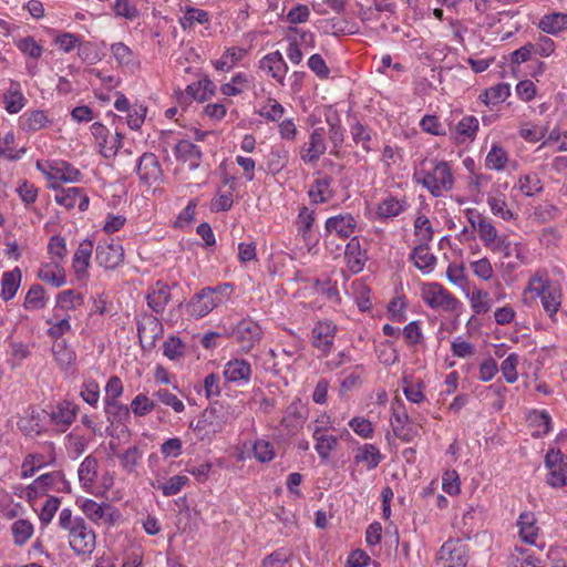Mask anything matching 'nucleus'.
<instances>
[{
    "mask_svg": "<svg viewBox=\"0 0 567 567\" xmlns=\"http://www.w3.org/2000/svg\"><path fill=\"white\" fill-rule=\"evenodd\" d=\"M40 421V413L34 408H29L27 415L17 422V426L25 435H39L42 433Z\"/></svg>",
    "mask_w": 567,
    "mask_h": 567,
    "instance_id": "nucleus-32",
    "label": "nucleus"
},
{
    "mask_svg": "<svg viewBox=\"0 0 567 567\" xmlns=\"http://www.w3.org/2000/svg\"><path fill=\"white\" fill-rule=\"evenodd\" d=\"M76 413V405L69 401H62L52 410L50 417L53 424L61 426V430L65 431L73 423Z\"/></svg>",
    "mask_w": 567,
    "mask_h": 567,
    "instance_id": "nucleus-22",
    "label": "nucleus"
},
{
    "mask_svg": "<svg viewBox=\"0 0 567 567\" xmlns=\"http://www.w3.org/2000/svg\"><path fill=\"white\" fill-rule=\"evenodd\" d=\"M208 21V13L202 9H188L181 20L183 29L188 32H196L195 24H204Z\"/></svg>",
    "mask_w": 567,
    "mask_h": 567,
    "instance_id": "nucleus-49",
    "label": "nucleus"
},
{
    "mask_svg": "<svg viewBox=\"0 0 567 567\" xmlns=\"http://www.w3.org/2000/svg\"><path fill=\"white\" fill-rule=\"evenodd\" d=\"M251 365L245 359H233L224 367V378L229 383L237 385L248 384L251 378Z\"/></svg>",
    "mask_w": 567,
    "mask_h": 567,
    "instance_id": "nucleus-11",
    "label": "nucleus"
},
{
    "mask_svg": "<svg viewBox=\"0 0 567 567\" xmlns=\"http://www.w3.org/2000/svg\"><path fill=\"white\" fill-rule=\"evenodd\" d=\"M38 277L40 280L56 288L63 286L66 281L64 270L60 268L58 261L43 265L39 269Z\"/></svg>",
    "mask_w": 567,
    "mask_h": 567,
    "instance_id": "nucleus-30",
    "label": "nucleus"
},
{
    "mask_svg": "<svg viewBox=\"0 0 567 567\" xmlns=\"http://www.w3.org/2000/svg\"><path fill=\"white\" fill-rule=\"evenodd\" d=\"M174 151L177 159L188 163L190 169L199 167L203 154L197 145L182 140L175 145Z\"/></svg>",
    "mask_w": 567,
    "mask_h": 567,
    "instance_id": "nucleus-21",
    "label": "nucleus"
},
{
    "mask_svg": "<svg viewBox=\"0 0 567 567\" xmlns=\"http://www.w3.org/2000/svg\"><path fill=\"white\" fill-rule=\"evenodd\" d=\"M230 334L243 350L249 351L261 340L262 331L257 322L251 319H243L233 328Z\"/></svg>",
    "mask_w": 567,
    "mask_h": 567,
    "instance_id": "nucleus-4",
    "label": "nucleus"
},
{
    "mask_svg": "<svg viewBox=\"0 0 567 567\" xmlns=\"http://www.w3.org/2000/svg\"><path fill=\"white\" fill-rule=\"evenodd\" d=\"M292 554L284 550H275L266 556L261 563V567H284L290 559Z\"/></svg>",
    "mask_w": 567,
    "mask_h": 567,
    "instance_id": "nucleus-64",
    "label": "nucleus"
},
{
    "mask_svg": "<svg viewBox=\"0 0 567 567\" xmlns=\"http://www.w3.org/2000/svg\"><path fill=\"white\" fill-rule=\"evenodd\" d=\"M60 481H64V474L60 471H55L52 473L42 474L33 482V485L37 488L42 489L56 488L60 484Z\"/></svg>",
    "mask_w": 567,
    "mask_h": 567,
    "instance_id": "nucleus-59",
    "label": "nucleus"
},
{
    "mask_svg": "<svg viewBox=\"0 0 567 567\" xmlns=\"http://www.w3.org/2000/svg\"><path fill=\"white\" fill-rule=\"evenodd\" d=\"M414 228L416 236L420 237V240L422 243H427L432 240L433 237V229L430 219L424 216H417L414 221Z\"/></svg>",
    "mask_w": 567,
    "mask_h": 567,
    "instance_id": "nucleus-62",
    "label": "nucleus"
},
{
    "mask_svg": "<svg viewBox=\"0 0 567 567\" xmlns=\"http://www.w3.org/2000/svg\"><path fill=\"white\" fill-rule=\"evenodd\" d=\"M104 411L107 417V421L112 424L114 423H123L130 417V409L116 401H105L104 402Z\"/></svg>",
    "mask_w": 567,
    "mask_h": 567,
    "instance_id": "nucleus-44",
    "label": "nucleus"
},
{
    "mask_svg": "<svg viewBox=\"0 0 567 567\" xmlns=\"http://www.w3.org/2000/svg\"><path fill=\"white\" fill-rule=\"evenodd\" d=\"M344 258L348 269L352 274H359L363 270L368 260L365 251L361 250L358 237H352L346 246Z\"/></svg>",
    "mask_w": 567,
    "mask_h": 567,
    "instance_id": "nucleus-18",
    "label": "nucleus"
},
{
    "mask_svg": "<svg viewBox=\"0 0 567 567\" xmlns=\"http://www.w3.org/2000/svg\"><path fill=\"white\" fill-rule=\"evenodd\" d=\"M410 417L404 408L393 409V432L396 437L410 442L414 437L412 427L409 426Z\"/></svg>",
    "mask_w": 567,
    "mask_h": 567,
    "instance_id": "nucleus-27",
    "label": "nucleus"
},
{
    "mask_svg": "<svg viewBox=\"0 0 567 567\" xmlns=\"http://www.w3.org/2000/svg\"><path fill=\"white\" fill-rule=\"evenodd\" d=\"M224 422L218 415V410L215 406L205 409L199 415L198 420L194 424L189 423V426L194 429V431L198 432H207L210 430L212 432H216L221 429Z\"/></svg>",
    "mask_w": 567,
    "mask_h": 567,
    "instance_id": "nucleus-25",
    "label": "nucleus"
},
{
    "mask_svg": "<svg viewBox=\"0 0 567 567\" xmlns=\"http://www.w3.org/2000/svg\"><path fill=\"white\" fill-rule=\"evenodd\" d=\"M316 220V215L313 210H309L308 207L303 206L298 214L297 217V229L298 235L301 236V238L305 241H309L311 237V228L313 226V223Z\"/></svg>",
    "mask_w": 567,
    "mask_h": 567,
    "instance_id": "nucleus-39",
    "label": "nucleus"
},
{
    "mask_svg": "<svg viewBox=\"0 0 567 567\" xmlns=\"http://www.w3.org/2000/svg\"><path fill=\"white\" fill-rule=\"evenodd\" d=\"M527 290L535 292L540 298L544 310L549 317L557 312L561 298L560 288L557 282L550 281L537 272L532 277Z\"/></svg>",
    "mask_w": 567,
    "mask_h": 567,
    "instance_id": "nucleus-2",
    "label": "nucleus"
},
{
    "mask_svg": "<svg viewBox=\"0 0 567 567\" xmlns=\"http://www.w3.org/2000/svg\"><path fill=\"white\" fill-rule=\"evenodd\" d=\"M439 564L442 567H466V546L460 539L445 542L439 550Z\"/></svg>",
    "mask_w": 567,
    "mask_h": 567,
    "instance_id": "nucleus-6",
    "label": "nucleus"
},
{
    "mask_svg": "<svg viewBox=\"0 0 567 567\" xmlns=\"http://www.w3.org/2000/svg\"><path fill=\"white\" fill-rule=\"evenodd\" d=\"M79 480L84 485L92 484L97 474V460L92 455L86 456L83 462L80 464L79 471Z\"/></svg>",
    "mask_w": 567,
    "mask_h": 567,
    "instance_id": "nucleus-48",
    "label": "nucleus"
},
{
    "mask_svg": "<svg viewBox=\"0 0 567 567\" xmlns=\"http://www.w3.org/2000/svg\"><path fill=\"white\" fill-rule=\"evenodd\" d=\"M220 303H223V298L214 297L213 288L207 287L196 293L189 301L188 311L192 316L202 318Z\"/></svg>",
    "mask_w": 567,
    "mask_h": 567,
    "instance_id": "nucleus-10",
    "label": "nucleus"
},
{
    "mask_svg": "<svg viewBox=\"0 0 567 567\" xmlns=\"http://www.w3.org/2000/svg\"><path fill=\"white\" fill-rule=\"evenodd\" d=\"M48 251L53 258L58 259V262L63 261L68 255L65 239L59 235L52 236L48 244Z\"/></svg>",
    "mask_w": 567,
    "mask_h": 567,
    "instance_id": "nucleus-60",
    "label": "nucleus"
},
{
    "mask_svg": "<svg viewBox=\"0 0 567 567\" xmlns=\"http://www.w3.org/2000/svg\"><path fill=\"white\" fill-rule=\"evenodd\" d=\"M539 28L546 33H557L567 28V14L551 13L539 21Z\"/></svg>",
    "mask_w": 567,
    "mask_h": 567,
    "instance_id": "nucleus-43",
    "label": "nucleus"
},
{
    "mask_svg": "<svg viewBox=\"0 0 567 567\" xmlns=\"http://www.w3.org/2000/svg\"><path fill=\"white\" fill-rule=\"evenodd\" d=\"M518 188L527 197L543 192V183L536 173H527L518 178Z\"/></svg>",
    "mask_w": 567,
    "mask_h": 567,
    "instance_id": "nucleus-38",
    "label": "nucleus"
},
{
    "mask_svg": "<svg viewBox=\"0 0 567 567\" xmlns=\"http://www.w3.org/2000/svg\"><path fill=\"white\" fill-rule=\"evenodd\" d=\"M545 466L548 470L546 482L551 487L567 485V457L560 450L550 449L545 455Z\"/></svg>",
    "mask_w": 567,
    "mask_h": 567,
    "instance_id": "nucleus-3",
    "label": "nucleus"
},
{
    "mask_svg": "<svg viewBox=\"0 0 567 567\" xmlns=\"http://www.w3.org/2000/svg\"><path fill=\"white\" fill-rule=\"evenodd\" d=\"M52 351L58 364L62 369H68L76 360L75 352L65 343V341H55Z\"/></svg>",
    "mask_w": 567,
    "mask_h": 567,
    "instance_id": "nucleus-41",
    "label": "nucleus"
},
{
    "mask_svg": "<svg viewBox=\"0 0 567 567\" xmlns=\"http://www.w3.org/2000/svg\"><path fill=\"white\" fill-rule=\"evenodd\" d=\"M478 126L480 122L475 116L466 115L456 124L455 130L458 137L465 142L466 140L473 141L475 138Z\"/></svg>",
    "mask_w": 567,
    "mask_h": 567,
    "instance_id": "nucleus-45",
    "label": "nucleus"
},
{
    "mask_svg": "<svg viewBox=\"0 0 567 567\" xmlns=\"http://www.w3.org/2000/svg\"><path fill=\"white\" fill-rule=\"evenodd\" d=\"M83 522L84 518L81 516H73L70 508H63L59 514V526L63 530H66L68 534Z\"/></svg>",
    "mask_w": 567,
    "mask_h": 567,
    "instance_id": "nucleus-63",
    "label": "nucleus"
},
{
    "mask_svg": "<svg viewBox=\"0 0 567 567\" xmlns=\"http://www.w3.org/2000/svg\"><path fill=\"white\" fill-rule=\"evenodd\" d=\"M136 172L140 179L147 184L157 182L162 176L161 165L153 153H144L140 157Z\"/></svg>",
    "mask_w": 567,
    "mask_h": 567,
    "instance_id": "nucleus-16",
    "label": "nucleus"
},
{
    "mask_svg": "<svg viewBox=\"0 0 567 567\" xmlns=\"http://www.w3.org/2000/svg\"><path fill=\"white\" fill-rule=\"evenodd\" d=\"M52 187L56 192L54 198L59 205L71 209L78 204L81 212L89 207V197L83 194L81 188L74 186L60 187L58 183L52 184Z\"/></svg>",
    "mask_w": 567,
    "mask_h": 567,
    "instance_id": "nucleus-9",
    "label": "nucleus"
},
{
    "mask_svg": "<svg viewBox=\"0 0 567 567\" xmlns=\"http://www.w3.org/2000/svg\"><path fill=\"white\" fill-rule=\"evenodd\" d=\"M327 150L324 133L322 128H316L309 137V142L305 143L300 148V158L305 163H316Z\"/></svg>",
    "mask_w": 567,
    "mask_h": 567,
    "instance_id": "nucleus-13",
    "label": "nucleus"
},
{
    "mask_svg": "<svg viewBox=\"0 0 567 567\" xmlns=\"http://www.w3.org/2000/svg\"><path fill=\"white\" fill-rule=\"evenodd\" d=\"M405 207L406 202L404 199L389 196L379 204L377 214L382 219H389L399 216Z\"/></svg>",
    "mask_w": 567,
    "mask_h": 567,
    "instance_id": "nucleus-35",
    "label": "nucleus"
},
{
    "mask_svg": "<svg viewBox=\"0 0 567 567\" xmlns=\"http://www.w3.org/2000/svg\"><path fill=\"white\" fill-rule=\"evenodd\" d=\"M254 456L259 462H270L275 457L274 445L266 440H257L252 446Z\"/></svg>",
    "mask_w": 567,
    "mask_h": 567,
    "instance_id": "nucleus-56",
    "label": "nucleus"
},
{
    "mask_svg": "<svg viewBox=\"0 0 567 567\" xmlns=\"http://www.w3.org/2000/svg\"><path fill=\"white\" fill-rule=\"evenodd\" d=\"M44 288L35 284L31 286L24 298L23 307L28 310H40L45 307Z\"/></svg>",
    "mask_w": 567,
    "mask_h": 567,
    "instance_id": "nucleus-47",
    "label": "nucleus"
},
{
    "mask_svg": "<svg viewBox=\"0 0 567 567\" xmlns=\"http://www.w3.org/2000/svg\"><path fill=\"white\" fill-rule=\"evenodd\" d=\"M337 327L332 321H319L312 329V346L328 353L336 337Z\"/></svg>",
    "mask_w": 567,
    "mask_h": 567,
    "instance_id": "nucleus-14",
    "label": "nucleus"
},
{
    "mask_svg": "<svg viewBox=\"0 0 567 567\" xmlns=\"http://www.w3.org/2000/svg\"><path fill=\"white\" fill-rule=\"evenodd\" d=\"M424 301L434 309L453 311L457 308L458 300L439 284H431L423 290Z\"/></svg>",
    "mask_w": 567,
    "mask_h": 567,
    "instance_id": "nucleus-8",
    "label": "nucleus"
},
{
    "mask_svg": "<svg viewBox=\"0 0 567 567\" xmlns=\"http://www.w3.org/2000/svg\"><path fill=\"white\" fill-rule=\"evenodd\" d=\"M148 307L156 313L164 311L171 299L168 285L157 281L146 296Z\"/></svg>",
    "mask_w": 567,
    "mask_h": 567,
    "instance_id": "nucleus-26",
    "label": "nucleus"
},
{
    "mask_svg": "<svg viewBox=\"0 0 567 567\" xmlns=\"http://www.w3.org/2000/svg\"><path fill=\"white\" fill-rule=\"evenodd\" d=\"M507 161L506 151L502 146L494 144L486 156L485 164L489 169L502 171L505 168Z\"/></svg>",
    "mask_w": 567,
    "mask_h": 567,
    "instance_id": "nucleus-50",
    "label": "nucleus"
},
{
    "mask_svg": "<svg viewBox=\"0 0 567 567\" xmlns=\"http://www.w3.org/2000/svg\"><path fill=\"white\" fill-rule=\"evenodd\" d=\"M17 47L29 58L27 70L30 75H34L37 72V59L41 56L43 51L42 45L35 42L34 38H19Z\"/></svg>",
    "mask_w": 567,
    "mask_h": 567,
    "instance_id": "nucleus-23",
    "label": "nucleus"
},
{
    "mask_svg": "<svg viewBox=\"0 0 567 567\" xmlns=\"http://www.w3.org/2000/svg\"><path fill=\"white\" fill-rule=\"evenodd\" d=\"M34 533L33 524L24 518L17 519L11 525V534L16 546L25 545Z\"/></svg>",
    "mask_w": 567,
    "mask_h": 567,
    "instance_id": "nucleus-34",
    "label": "nucleus"
},
{
    "mask_svg": "<svg viewBox=\"0 0 567 567\" xmlns=\"http://www.w3.org/2000/svg\"><path fill=\"white\" fill-rule=\"evenodd\" d=\"M411 260H413L414 266L420 270L430 272L433 270L436 257L429 251L426 243H421L413 249Z\"/></svg>",
    "mask_w": 567,
    "mask_h": 567,
    "instance_id": "nucleus-31",
    "label": "nucleus"
},
{
    "mask_svg": "<svg viewBox=\"0 0 567 567\" xmlns=\"http://www.w3.org/2000/svg\"><path fill=\"white\" fill-rule=\"evenodd\" d=\"M355 226L357 221L351 214L332 216L326 220V236L336 234L340 238L347 239L354 233Z\"/></svg>",
    "mask_w": 567,
    "mask_h": 567,
    "instance_id": "nucleus-15",
    "label": "nucleus"
},
{
    "mask_svg": "<svg viewBox=\"0 0 567 567\" xmlns=\"http://www.w3.org/2000/svg\"><path fill=\"white\" fill-rule=\"evenodd\" d=\"M511 94L509 85L506 83H499L495 86H492L487 90H485L481 95L480 100L486 104H498L501 102H504Z\"/></svg>",
    "mask_w": 567,
    "mask_h": 567,
    "instance_id": "nucleus-36",
    "label": "nucleus"
},
{
    "mask_svg": "<svg viewBox=\"0 0 567 567\" xmlns=\"http://www.w3.org/2000/svg\"><path fill=\"white\" fill-rule=\"evenodd\" d=\"M25 97L23 96L20 84L11 81L10 87L3 95L4 109L10 114H16L22 110L25 104Z\"/></svg>",
    "mask_w": 567,
    "mask_h": 567,
    "instance_id": "nucleus-28",
    "label": "nucleus"
},
{
    "mask_svg": "<svg viewBox=\"0 0 567 567\" xmlns=\"http://www.w3.org/2000/svg\"><path fill=\"white\" fill-rule=\"evenodd\" d=\"M21 277L22 276L19 268H14L11 271H6L2 275L1 298L4 301H8L16 296L21 282Z\"/></svg>",
    "mask_w": 567,
    "mask_h": 567,
    "instance_id": "nucleus-33",
    "label": "nucleus"
},
{
    "mask_svg": "<svg viewBox=\"0 0 567 567\" xmlns=\"http://www.w3.org/2000/svg\"><path fill=\"white\" fill-rule=\"evenodd\" d=\"M332 182V177L328 175L316 178L308 192L311 203L323 204L329 202L334 196L331 187Z\"/></svg>",
    "mask_w": 567,
    "mask_h": 567,
    "instance_id": "nucleus-20",
    "label": "nucleus"
},
{
    "mask_svg": "<svg viewBox=\"0 0 567 567\" xmlns=\"http://www.w3.org/2000/svg\"><path fill=\"white\" fill-rule=\"evenodd\" d=\"M259 68L267 72L277 82L284 84L286 73L288 72V65L279 51L265 55L260 60Z\"/></svg>",
    "mask_w": 567,
    "mask_h": 567,
    "instance_id": "nucleus-17",
    "label": "nucleus"
},
{
    "mask_svg": "<svg viewBox=\"0 0 567 567\" xmlns=\"http://www.w3.org/2000/svg\"><path fill=\"white\" fill-rule=\"evenodd\" d=\"M93 249V241L84 239L80 243L76 251L74 252L72 267L79 279H82L87 275V268L90 266Z\"/></svg>",
    "mask_w": 567,
    "mask_h": 567,
    "instance_id": "nucleus-19",
    "label": "nucleus"
},
{
    "mask_svg": "<svg viewBox=\"0 0 567 567\" xmlns=\"http://www.w3.org/2000/svg\"><path fill=\"white\" fill-rule=\"evenodd\" d=\"M382 460L380 451L372 444H364L359 447L354 461L357 463H367L368 468H375Z\"/></svg>",
    "mask_w": 567,
    "mask_h": 567,
    "instance_id": "nucleus-40",
    "label": "nucleus"
},
{
    "mask_svg": "<svg viewBox=\"0 0 567 567\" xmlns=\"http://www.w3.org/2000/svg\"><path fill=\"white\" fill-rule=\"evenodd\" d=\"M477 231L480 238L484 241L485 246L492 247L494 250L503 251L506 257H509V245L506 244L505 239H497L496 228L487 221L482 215H477Z\"/></svg>",
    "mask_w": 567,
    "mask_h": 567,
    "instance_id": "nucleus-12",
    "label": "nucleus"
},
{
    "mask_svg": "<svg viewBox=\"0 0 567 567\" xmlns=\"http://www.w3.org/2000/svg\"><path fill=\"white\" fill-rule=\"evenodd\" d=\"M69 545L76 555H90L95 548V533L85 523H80L68 534Z\"/></svg>",
    "mask_w": 567,
    "mask_h": 567,
    "instance_id": "nucleus-5",
    "label": "nucleus"
},
{
    "mask_svg": "<svg viewBox=\"0 0 567 567\" xmlns=\"http://www.w3.org/2000/svg\"><path fill=\"white\" fill-rule=\"evenodd\" d=\"M185 350V343L175 336L169 337L163 344V353L169 360H179L184 357Z\"/></svg>",
    "mask_w": 567,
    "mask_h": 567,
    "instance_id": "nucleus-53",
    "label": "nucleus"
},
{
    "mask_svg": "<svg viewBox=\"0 0 567 567\" xmlns=\"http://www.w3.org/2000/svg\"><path fill=\"white\" fill-rule=\"evenodd\" d=\"M430 171H417L414 179L422 184L431 195L440 197L444 190H451L454 184L452 169L447 162H433Z\"/></svg>",
    "mask_w": 567,
    "mask_h": 567,
    "instance_id": "nucleus-1",
    "label": "nucleus"
},
{
    "mask_svg": "<svg viewBox=\"0 0 567 567\" xmlns=\"http://www.w3.org/2000/svg\"><path fill=\"white\" fill-rule=\"evenodd\" d=\"M517 525L519 527V536L527 544H535L538 528L536 526V517L532 512H523Z\"/></svg>",
    "mask_w": 567,
    "mask_h": 567,
    "instance_id": "nucleus-29",
    "label": "nucleus"
},
{
    "mask_svg": "<svg viewBox=\"0 0 567 567\" xmlns=\"http://www.w3.org/2000/svg\"><path fill=\"white\" fill-rule=\"evenodd\" d=\"M519 357L516 353H511L501 364L503 377L508 383H514L517 380V364Z\"/></svg>",
    "mask_w": 567,
    "mask_h": 567,
    "instance_id": "nucleus-57",
    "label": "nucleus"
},
{
    "mask_svg": "<svg viewBox=\"0 0 567 567\" xmlns=\"http://www.w3.org/2000/svg\"><path fill=\"white\" fill-rule=\"evenodd\" d=\"M84 301L82 293L76 292L73 289L61 291L56 297L55 310H75Z\"/></svg>",
    "mask_w": 567,
    "mask_h": 567,
    "instance_id": "nucleus-37",
    "label": "nucleus"
},
{
    "mask_svg": "<svg viewBox=\"0 0 567 567\" xmlns=\"http://www.w3.org/2000/svg\"><path fill=\"white\" fill-rule=\"evenodd\" d=\"M154 396L164 405L171 406L176 413H182L185 410L183 401L167 389L157 390L154 392Z\"/></svg>",
    "mask_w": 567,
    "mask_h": 567,
    "instance_id": "nucleus-55",
    "label": "nucleus"
},
{
    "mask_svg": "<svg viewBox=\"0 0 567 567\" xmlns=\"http://www.w3.org/2000/svg\"><path fill=\"white\" fill-rule=\"evenodd\" d=\"M70 317L60 318V316L54 312L52 318L47 319V324L51 326L48 329V336L52 339H60L63 334L71 330V324L69 321Z\"/></svg>",
    "mask_w": 567,
    "mask_h": 567,
    "instance_id": "nucleus-51",
    "label": "nucleus"
},
{
    "mask_svg": "<svg viewBox=\"0 0 567 567\" xmlns=\"http://www.w3.org/2000/svg\"><path fill=\"white\" fill-rule=\"evenodd\" d=\"M124 258V249L121 244L103 240L95 248V260L105 269H115Z\"/></svg>",
    "mask_w": 567,
    "mask_h": 567,
    "instance_id": "nucleus-7",
    "label": "nucleus"
},
{
    "mask_svg": "<svg viewBox=\"0 0 567 567\" xmlns=\"http://www.w3.org/2000/svg\"><path fill=\"white\" fill-rule=\"evenodd\" d=\"M131 408L135 415L144 416L154 410L155 403L147 395L138 394L133 399Z\"/></svg>",
    "mask_w": 567,
    "mask_h": 567,
    "instance_id": "nucleus-61",
    "label": "nucleus"
},
{
    "mask_svg": "<svg viewBox=\"0 0 567 567\" xmlns=\"http://www.w3.org/2000/svg\"><path fill=\"white\" fill-rule=\"evenodd\" d=\"M246 53L247 51L245 49L229 48L224 52L221 58L214 63V65L217 70L229 71L245 56Z\"/></svg>",
    "mask_w": 567,
    "mask_h": 567,
    "instance_id": "nucleus-46",
    "label": "nucleus"
},
{
    "mask_svg": "<svg viewBox=\"0 0 567 567\" xmlns=\"http://www.w3.org/2000/svg\"><path fill=\"white\" fill-rule=\"evenodd\" d=\"M21 118L23 128L32 132L44 127L49 122L45 112L41 110L25 113Z\"/></svg>",
    "mask_w": 567,
    "mask_h": 567,
    "instance_id": "nucleus-52",
    "label": "nucleus"
},
{
    "mask_svg": "<svg viewBox=\"0 0 567 567\" xmlns=\"http://www.w3.org/2000/svg\"><path fill=\"white\" fill-rule=\"evenodd\" d=\"M313 437L317 441L316 451L322 460H328L330 453L337 447L338 439L333 435L321 434L319 427L313 431Z\"/></svg>",
    "mask_w": 567,
    "mask_h": 567,
    "instance_id": "nucleus-42",
    "label": "nucleus"
},
{
    "mask_svg": "<svg viewBox=\"0 0 567 567\" xmlns=\"http://www.w3.org/2000/svg\"><path fill=\"white\" fill-rule=\"evenodd\" d=\"M487 204L492 213L496 216H499L502 219L509 220L514 218L513 212L506 208L507 205L502 194L497 196H488Z\"/></svg>",
    "mask_w": 567,
    "mask_h": 567,
    "instance_id": "nucleus-54",
    "label": "nucleus"
},
{
    "mask_svg": "<svg viewBox=\"0 0 567 567\" xmlns=\"http://www.w3.org/2000/svg\"><path fill=\"white\" fill-rule=\"evenodd\" d=\"M305 412V408L300 401H293L286 409L285 415L281 420V425L285 426L289 433L297 432L302 426V423L306 419Z\"/></svg>",
    "mask_w": 567,
    "mask_h": 567,
    "instance_id": "nucleus-24",
    "label": "nucleus"
},
{
    "mask_svg": "<svg viewBox=\"0 0 567 567\" xmlns=\"http://www.w3.org/2000/svg\"><path fill=\"white\" fill-rule=\"evenodd\" d=\"M60 498L55 496H50L45 503L43 504V507L41 509V513L39 514V519L42 525L47 526L49 525L54 515L56 514L59 506H60Z\"/></svg>",
    "mask_w": 567,
    "mask_h": 567,
    "instance_id": "nucleus-58",
    "label": "nucleus"
}]
</instances>
